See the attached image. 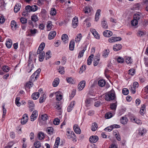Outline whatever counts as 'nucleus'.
Returning a JSON list of instances; mask_svg holds the SVG:
<instances>
[{
	"label": "nucleus",
	"instance_id": "1",
	"mask_svg": "<svg viewBox=\"0 0 148 148\" xmlns=\"http://www.w3.org/2000/svg\"><path fill=\"white\" fill-rule=\"evenodd\" d=\"M116 96L114 90L112 89L110 91L106 93L104 99L107 101H110L115 100Z\"/></svg>",
	"mask_w": 148,
	"mask_h": 148
},
{
	"label": "nucleus",
	"instance_id": "2",
	"mask_svg": "<svg viewBox=\"0 0 148 148\" xmlns=\"http://www.w3.org/2000/svg\"><path fill=\"white\" fill-rule=\"evenodd\" d=\"M140 18V16L139 14H135L134 17V19L132 21L131 23L134 25V22H135L134 25H137L138 21L139 20Z\"/></svg>",
	"mask_w": 148,
	"mask_h": 148
},
{
	"label": "nucleus",
	"instance_id": "3",
	"mask_svg": "<svg viewBox=\"0 0 148 148\" xmlns=\"http://www.w3.org/2000/svg\"><path fill=\"white\" fill-rule=\"evenodd\" d=\"M47 119L48 116L46 114H44L41 115L40 116H39L38 119L39 123L42 125V121H45Z\"/></svg>",
	"mask_w": 148,
	"mask_h": 148
},
{
	"label": "nucleus",
	"instance_id": "4",
	"mask_svg": "<svg viewBox=\"0 0 148 148\" xmlns=\"http://www.w3.org/2000/svg\"><path fill=\"white\" fill-rule=\"evenodd\" d=\"M28 117L27 114H24L21 119V123L23 125L25 124L27 121Z\"/></svg>",
	"mask_w": 148,
	"mask_h": 148
},
{
	"label": "nucleus",
	"instance_id": "5",
	"mask_svg": "<svg viewBox=\"0 0 148 148\" xmlns=\"http://www.w3.org/2000/svg\"><path fill=\"white\" fill-rule=\"evenodd\" d=\"M122 38L120 37H111L109 38L108 40V41L110 43H113L118 41L121 40Z\"/></svg>",
	"mask_w": 148,
	"mask_h": 148
},
{
	"label": "nucleus",
	"instance_id": "6",
	"mask_svg": "<svg viewBox=\"0 0 148 148\" xmlns=\"http://www.w3.org/2000/svg\"><path fill=\"white\" fill-rule=\"evenodd\" d=\"M98 139V137L97 136H90L89 138L90 142L92 143L96 142Z\"/></svg>",
	"mask_w": 148,
	"mask_h": 148
},
{
	"label": "nucleus",
	"instance_id": "7",
	"mask_svg": "<svg viewBox=\"0 0 148 148\" xmlns=\"http://www.w3.org/2000/svg\"><path fill=\"white\" fill-rule=\"evenodd\" d=\"M28 107L29 108V111L32 112L33 111L34 107V104L32 101L29 100L28 101Z\"/></svg>",
	"mask_w": 148,
	"mask_h": 148
},
{
	"label": "nucleus",
	"instance_id": "8",
	"mask_svg": "<svg viewBox=\"0 0 148 148\" xmlns=\"http://www.w3.org/2000/svg\"><path fill=\"white\" fill-rule=\"evenodd\" d=\"M67 138L69 139H72L73 141H76V136L73 132H71L69 135H67Z\"/></svg>",
	"mask_w": 148,
	"mask_h": 148
},
{
	"label": "nucleus",
	"instance_id": "9",
	"mask_svg": "<svg viewBox=\"0 0 148 148\" xmlns=\"http://www.w3.org/2000/svg\"><path fill=\"white\" fill-rule=\"evenodd\" d=\"M86 82L85 81L83 80L81 82L78 84V89L79 90H82L85 86Z\"/></svg>",
	"mask_w": 148,
	"mask_h": 148
},
{
	"label": "nucleus",
	"instance_id": "10",
	"mask_svg": "<svg viewBox=\"0 0 148 148\" xmlns=\"http://www.w3.org/2000/svg\"><path fill=\"white\" fill-rule=\"evenodd\" d=\"M78 18L75 16L73 19L72 20V25L74 28H76L78 25Z\"/></svg>",
	"mask_w": 148,
	"mask_h": 148
},
{
	"label": "nucleus",
	"instance_id": "11",
	"mask_svg": "<svg viewBox=\"0 0 148 148\" xmlns=\"http://www.w3.org/2000/svg\"><path fill=\"white\" fill-rule=\"evenodd\" d=\"M103 34L104 36L106 37H109L112 36V33L111 31L106 30L103 32Z\"/></svg>",
	"mask_w": 148,
	"mask_h": 148
},
{
	"label": "nucleus",
	"instance_id": "12",
	"mask_svg": "<svg viewBox=\"0 0 148 148\" xmlns=\"http://www.w3.org/2000/svg\"><path fill=\"white\" fill-rule=\"evenodd\" d=\"M128 121V119L125 116H122L120 119L121 123L123 125L126 124Z\"/></svg>",
	"mask_w": 148,
	"mask_h": 148
},
{
	"label": "nucleus",
	"instance_id": "13",
	"mask_svg": "<svg viewBox=\"0 0 148 148\" xmlns=\"http://www.w3.org/2000/svg\"><path fill=\"white\" fill-rule=\"evenodd\" d=\"M122 46L120 44H118L114 45L113 46V49L114 51H117L121 49Z\"/></svg>",
	"mask_w": 148,
	"mask_h": 148
},
{
	"label": "nucleus",
	"instance_id": "14",
	"mask_svg": "<svg viewBox=\"0 0 148 148\" xmlns=\"http://www.w3.org/2000/svg\"><path fill=\"white\" fill-rule=\"evenodd\" d=\"M56 35V32L54 31H51L48 35V39L51 40Z\"/></svg>",
	"mask_w": 148,
	"mask_h": 148
},
{
	"label": "nucleus",
	"instance_id": "15",
	"mask_svg": "<svg viewBox=\"0 0 148 148\" xmlns=\"http://www.w3.org/2000/svg\"><path fill=\"white\" fill-rule=\"evenodd\" d=\"M37 77V70L31 75L29 79L32 82H34Z\"/></svg>",
	"mask_w": 148,
	"mask_h": 148
},
{
	"label": "nucleus",
	"instance_id": "16",
	"mask_svg": "<svg viewBox=\"0 0 148 148\" xmlns=\"http://www.w3.org/2000/svg\"><path fill=\"white\" fill-rule=\"evenodd\" d=\"M73 129L75 132L77 134H79L81 133V131L80 128L78 127L77 125L75 124L73 126Z\"/></svg>",
	"mask_w": 148,
	"mask_h": 148
},
{
	"label": "nucleus",
	"instance_id": "17",
	"mask_svg": "<svg viewBox=\"0 0 148 148\" xmlns=\"http://www.w3.org/2000/svg\"><path fill=\"white\" fill-rule=\"evenodd\" d=\"M45 46V44L44 42H42L40 45L38 49V54L40 53L41 51H42Z\"/></svg>",
	"mask_w": 148,
	"mask_h": 148
},
{
	"label": "nucleus",
	"instance_id": "18",
	"mask_svg": "<svg viewBox=\"0 0 148 148\" xmlns=\"http://www.w3.org/2000/svg\"><path fill=\"white\" fill-rule=\"evenodd\" d=\"M12 40L10 39H8L6 41L5 45L8 48H10L12 45Z\"/></svg>",
	"mask_w": 148,
	"mask_h": 148
},
{
	"label": "nucleus",
	"instance_id": "19",
	"mask_svg": "<svg viewBox=\"0 0 148 148\" xmlns=\"http://www.w3.org/2000/svg\"><path fill=\"white\" fill-rule=\"evenodd\" d=\"M138 135L140 136H143L144 134L146 132V130L143 128H139L138 130Z\"/></svg>",
	"mask_w": 148,
	"mask_h": 148
},
{
	"label": "nucleus",
	"instance_id": "20",
	"mask_svg": "<svg viewBox=\"0 0 148 148\" xmlns=\"http://www.w3.org/2000/svg\"><path fill=\"white\" fill-rule=\"evenodd\" d=\"M39 54L40 55L39 56V60L40 62H42L44 59L45 53L44 51H42V52H41Z\"/></svg>",
	"mask_w": 148,
	"mask_h": 148
},
{
	"label": "nucleus",
	"instance_id": "21",
	"mask_svg": "<svg viewBox=\"0 0 148 148\" xmlns=\"http://www.w3.org/2000/svg\"><path fill=\"white\" fill-rule=\"evenodd\" d=\"M90 30L93 34V35H94V36L97 39H99L100 38V36L99 35V34H97L96 35H95V34H94L95 33L96 34V33H95L96 32V30L95 29H90Z\"/></svg>",
	"mask_w": 148,
	"mask_h": 148
},
{
	"label": "nucleus",
	"instance_id": "22",
	"mask_svg": "<svg viewBox=\"0 0 148 148\" xmlns=\"http://www.w3.org/2000/svg\"><path fill=\"white\" fill-rule=\"evenodd\" d=\"M11 27L12 29L13 30H15L16 28V23L14 21H12L11 23Z\"/></svg>",
	"mask_w": 148,
	"mask_h": 148
},
{
	"label": "nucleus",
	"instance_id": "23",
	"mask_svg": "<svg viewBox=\"0 0 148 148\" xmlns=\"http://www.w3.org/2000/svg\"><path fill=\"white\" fill-rule=\"evenodd\" d=\"M44 133L42 132H40L38 134V138L40 140H43L45 138Z\"/></svg>",
	"mask_w": 148,
	"mask_h": 148
},
{
	"label": "nucleus",
	"instance_id": "24",
	"mask_svg": "<svg viewBox=\"0 0 148 148\" xmlns=\"http://www.w3.org/2000/svg\"><path fill=\"white\" fill-rule=\"evenodd\" d=\"M36 113L37 111L36 110L34 111L33 112L30 116V119L32 121H34L35 119H36Z\"/></svg>",
	"mask_w": 148,
	"mask_h": 148
},
{
	"label": "nucleus",
	"instance_id": "25",
	"mask_svg": "<svg viewBox=\"0 0 148 148\" xmlns=\"http://www.w3.org/2000/svg\"><path fill=\"white\" fill-rule=\"evenodd\" d=\"M75 46V42L74 40H71L70 43L69 45V49L71 51L74 50Z\"/></svg>",
	"mask_w": 148,
	"mask_h": 148
},
{
	"label": "nucleus",
	"instance_id": "26",
	"mask_svg": "<svg viewBox=\"0 0 148 148\" xmlns=\"http://www.w3.org/2000/svg\"><path fill=\"white\" fill-rule=\"evenodd\" d=\"M145 104L142 105L141 108L140 110V113L142 115H143L144 114L145 111Z\"/></svg>",
	"mask_w": 148,
	"mask_h": 148
},
{
	"label": "nucleus",
	"instance_id": "27",
	"mask_svg": "<svg viewBox=\"0 0 148 148\" xmlns=\"http://www.w3.org/2000/svg\"><path fill=\"white\" fill-rule=\"evenodd\" d=\"M56 99L58 101H60L62 99V95L60 92H56Z\"/></svg>",
	"mask_w": 148,
	"mask_h": 148
},
{
	"label": "nucleus",
	"instance_id": "28",
	"mask_svg": "<svg viewBox=\"0 0 148 148\" xmlns=\"http://www.w3.org/2000/svg\"><path fill=\"white\" fill-rule=\"evenodd\" d=\"M47 31H50L52 28V25L51 22L50 21H48L47 22Z\"/></svg>",
	"mask_w": 148,
	"mask_h": 148
},
{
	"label": "nucleus",
	"instance_id": "29",
	"mask_svg": "<svg viewBox=\"0 0 148 148\" xmlns=\"http://www.w3.org/2000/svg\"><path fill=\"white\" fill-rule=\"evenodd\" d=\"M98 84L99 86L102 87L104 86L106 84V82L103 79H100L99 81Z\"/></svg>",
	"mask_w": 148,
	"mask_h": 148
},
{
	"label": "nucleus",
	"instance_id": "30",
	"mask_svg": "<svg viewBox=\"0 0 148 148\" xmlns=\"http://www.w3.org/2000/svg\"><path fill=\"white\" fill-rule=\"evenodd\" d=\"M61 38L63 41L66 43V41L68 40V36L66 34H63L62 35Z\"/></svg>",
	"mask_w": 148,
	"mask_h": 148
},
{
	"label": "nucleus",
	"instance_id": "31",
	"mask_svg": "<svg viewBox=\"0 0 148 148\" xmlns=\"http://www.w3.org/2000/svg\"><path fill=\"white\" fill-rule=\"evenodd\" d=\"M60 138L59 137H57L56 138L53 148H58V146L60 143Z\"/></svg>",
	"mask_w": 148,
	"mask_h": 148
},
{
	"label": "nucleus",
	"instance_id": "32",
	"mask_svg": "<svg viewBox=\"0 0 148 148\" xmlns=\"http://www.w3.org/2000/svg\"><path fill=\"white\" fill-rule=\"evenodd\" d=\"M59 79L58 78H56L53 82V87H56L58 84Z\"/></svg>",
	"mask_w": 148,
	"mask_h": 148
},
{
	"label": "nucleus",
	"instance_id": "33",
	"mask_svg": "<svg viewBox=\"0 0 148 148\" xmlns=\"http://www.w3.org/2000/svg\"><path fill=\"white\" fill-rule=\"evenodd\" d=\"M98 127L97 124L95 122L92 123L91 126V130L93 131H95Z\"/></svg>",
	"mask_w": 148,
	"mask_h": 148
},
{
	"label": "nucleus",
	"instance_id": "34",
	"mask_svg": "<svg viewBox=\"0 0 148 148\" xmlns=\"http://www.w3.org/2000/svg\"><path fill=\"white\" fill-rule=\"evenodd\" d=\"M2 69L3 71L7 72L10 70L9 67L8 66L4 65L2 67Z\"/></svg>",
	"mask_w": 148,
	"mask_h": 148
},
{
	"label": "nucleus",
	"instance_id": "35",
	"mask_svg": "<svg viewBox=\"0 0 148 148\" xmlns=\"http://www.w3.org/2000/svg\"><path fill=\"white\" fill-rule=\"evenodd\" d=\"M21 6L19 4H16L15 5L14 8V11L15 13L17 12L20 10Z\"/></svg>",
	"mask_w": 148,
	"mask_h": 148
},
{
	"label": "nucleus",
	"instance_id": "36",
	"mask_svg": "<svg viewBox=\"0 0 148 148\" xmlns=\"http://www.w3.org/2000/svg\"><path fill=\"white\" fill-rule=\"evenodd\" d=\"M109 52L110 51L106 49L103 52V56L104 58H106L108 56Z\"/></svg>",
	"mask_w": 148,
	"mask_h": 148
},
{
	"label": "nucleus",
	"instance_id": "37",
	"mask_svg": "<svg viewBox=\"0 0 148 148\" xmlns=\"http://www.w3.org/2000/svg\"><path fill=\"white\" fill-rule=\"evenodd\" d=\"M46 98L45 95V94H43V95H42L39 99V102L41 103H42L45 100Z\"/></svg>",
	"mask_w": 148,
	"mask_h": 148
},
{
	"label": "nucleus",
	"instance_id": "38",
	"mask_svg": "<svg viewBox=\"0 0 148 148\" xmlns=\"http://www.w3.org/2000/svg\"><path fill=\"white\" fill-rule=\"evenodd\" d=\"M56 14V10L55 8H52L50 11V14L51 15L54 16Z\"/></svg>",
	"mask_w": 148,
	"mask_h": 148
},
{
	"label": "nucleus",
	"instance_id": "39",
	"mask_svg": "<svg viewBox=\"0 0 148 148\" xmlns=\"http://www.w3.org/2000/svg\"><path fill=\"white\" fill-rule=\"evenodd\" d=\"M33 82L29 80V81L26 83V87L28 88H30L33 85Z\"/></svg>",
	"mask_w": 148,
	"mask_h": 148
},
{
	"label": "nucleus",
	"instance_id": "40",
	"mask_svg": "<svg viewBox=\"0 0 148 148\" xmlns=\"http://www.w3.org/2000/svg\"><path fill=\"white\" fill-rule=\"evenodd\" d=\"M82 38V35L81 34H78L76 36L75 39V41L76 42H79L81 40Z\"/></svg>",
	"mask_w": 148,
	"mask_h": 148
},
{
	"label": "nucleus",
	"instance_id": "41",
	"mask_svg": "<svg viewBox=\"0 0 148 148\" xmlns=\"http://www.w3.org/2000/svg\"><path fill=\"white\" fill-rule=\"evenodd\" d=\"M83 10L85 13H88L91 12L90 8L87 6L84 7Z\"/></svg>",
	"mask_w": 148,
	"mask_h": 148
},
{
	"label": "nucleus",
	"instance_id": "42",
	"mask_svg": "<svg viewBox=\"0 0 148 148\" xmlns=\"http://www.w3.org/2000/svg\"><path fill=\"white\" fill-rule=\"evenodd\" d=\"M47 132L48 134L50 135L53 134V128L52 127H49L47 128Z\"/></svg>",
	"mask_w": 148,
	"mask_h": 148
},
{
	"label": "nucleus",
	"instance_id": "43",
	"mask_svg": "<svg viewBox=\"0 0 148 148\" xmlns=\"http://www.w3.org/2000/svg\"><path fill=\"white\" fill-rule=\"evenodd\" d=\"M101 25L102 27L104 29H106L108 28V25L107 22L105 21H101Z\"/></svg>",
	"mask_w": 148,
	"mask_h": 148
},
{
	"label": "nucleus",
	"instance_id": "44",
	"mask_svg": "<svg viewBox=\"0 0 148 148\" xmlns=\"http://www.w3.org/2000/svg\"><path fill=\"white\" fill-rule=\"evenodd\" d=\"M99 60L100 58L99 56H98V57L95 58V59L93 62L94 65L95 66H97L99 62Z\"/></svg>",
	"mask_w": 148,
	"mask_h": 148
},
{
	"label": "nucleus",
	"instance_id": "45",
	"mask_svg": "<svg viewBox=\"0 0 148 148\" xmlns=\"http://www.w3.org/2000/svg\"><path fill=\"white\" fill-rule=\"evenodd\" d=\"M32 21L34 23L36 22L37 21V16L36 15L34 14L31 17Z\"/></svg>",
	"mask_w": 148,
	"mask_h": 148
},
{
	"label": "nucleus",
	"instance_id": "46",
	"mask_svg": "<svg viewBox=\"0 0 148 148\" xmlns=\"http://www.w3.org/2000/svg\"><path fill=\"white\" fill-rule=\"evenodd\" d=\"M3 108V117H4V116H5L6 112V110L5 108V104H3L2 106Z\"/></svg>",
	"mask_w": 148,
	"mask_h": 148
},
{
	"label": "nucleus",
	"instance_id": "47",
	"mask_svg": "<svg viewBox=\"0 0 148 148\" xmlns=\"http://www.w3.org/2000/svg\"><path fill=\"white\" fill-rule=\"evenodd\" d=\"M129 90L126 88H124L122 90V93L125 95H127L129 93Z\"/></svg>",
	"mask_w": 148,
	"mask_h": 148
},
{
	"label": "nucleus",
	"instance_id": "48",
	"mask_svg": "<svg viewBox=\"0 0 148 148\" xmlns=\"http://www.w3.org/2000/svg\"><path fill=\"white\" fill-rule=\"evenodd\" d=\"M30 32L31 34H29L28 36V35L34 36L36 33V29H34L33 30L31 29L30 30Z\"/></svg>",
	"mask_w": 148,
	"mask_h": 148
},
{
	"label": "nucleus",
	"instance_id": "49",
	"mask_svg": "<svg viewBox=\"0 0 148 148\" xmlns=\"http://www.w3.org/2000/svg\"><path fill=\"white\" fill-rule=\"evenodd\" d=\"M25 9L28 12H30L32 11V7L29 5H27L25 7Z\"/></svg>",
	"mask_w": 148,
	"mask_h": 148
},
{
	"label": "nucleus",
	"instance_id": "50",
	"mask_svg": "<svg viewBox=\"0 0 148 148\" xmlns=\"http://www.w3.org/2000/svg\"><path fill=\"white\" fill-rule=\"evenodd\" d=\"M66 80L68 83L73 84L74 82V80L71 77L66 78Z\"/></svg>",
	"mask_w": 148,
	"mask_h": 148
},
{
	"label": "nucleus",
	"instance_id": "51",
	"mask_svg": "<svg viewBox=\"0 0 148 148\" xmlns=\"http://www.w3.org/2000/svg\"><path fill=\"white\" fill-rule=\"evenodd\" d=\"M135 73V70L133 69H131L129 70V74L133 76Z\"/></svg>",
	"mask_w": 148,
	"mask_h": 148
},
{
	"label": "nucleus",
	"instance_id": "52",
	"mask_svg": "<svg viewBox=\"0 0 148 148\" xmlns=\"http://www.w3.org/2000/svg\"><path fill=\"white\" fill-rule=\"evenodd\" d=\"M132 59L130 57H128L125 59V62L127 64L131 63L132 62Z\"/></svg>",
	"mask_w": 148,
	"mask_h": 148
},
{
	"label": "nucleus",
	"instance_id": "53",
	"mask_svg": "<svg viewBox=\"0 0 148 148\" xmlns=\"http://www.w3.org/2000/svg\"><path fill=\"white\" fill-rule=\"evenodd\" d=\"M20 99L19 97H17L16 99V104L18 106H20L21 105V103L19 102Z\"/></svg>",
	"mask_w": 148,
	"mask_h": 148
},
{
	"label": "nucleus",
	"instance_id": "54",
	"mask_svg": "<svg viewBox=\"0 0 148 148\" xmlns=\"http://www.w3.org/2000/svg\"><path fill=\"white\" fill-rule=\"evenodd\" d=\"M20 21L23 24L27 22V19L24 17H21L20 19Z\"/></svg>",
	"mask_w": 148,
	"mask_h": 148
},
{
	"label": "nucleus",
	"instance_id": "55",
	"mask_svg": "<svg viewBox=\"0 0 148 148\" xmlns=\"http://www.w3.org/2000/svg\"><path fill=\"white\" fill-rule=\"evenodd\" d=\"M106 118L108 119L111 118L112 116V114L110 112H108L105 115Z\"/></svg>",
	"mask_w": 148,
	"mask_h": 148
},
{
	"label": "nucleus",
	"instance_id": "56",
	"mask_svg": "<svg viewBox=\"0 0 148 148\" xmlns=\"http://www.w3.org/2000/svg\"><path fill=\"white\" fill-rule=\"evenodd\" d=\"M43 94H43V90L41 88H40L38 90V98L39 97L40 95H43Z\"/></svg>",
	"mask_w": 148,
	"mask_h": 148
},
{
	"label": "nucleus",
	"instance_id": "57",
	"mask_svg": "<svg viewBox=\"0 0 148 148\" xmlns=\"http://www.w3.org/2000/svg\"><path fill=\"white\" fill-rule=\"evenodd\" d=\"M60 122V120L58 119H56L53 120V124L56 125H58Z\"/></svg>",
	"mask_w": 148,
	"mask_h": 148
},
{
	"label": "nucleus",
	"instance_id": "58",
	"mask_svg": "<svg viewBox=\"0 0 148 148\" xmlns=\"http://www.w3.org/2000/svg\"><path fill=\"white\" fill-rule=\"evenodd\" d=\"M58 70L59 72L61 74H63L64 72V68L63 67H60Z\"/></svg>",
	"mask_w": 148,
	"mask_h": 148
},
{
	"label": "nucleus",
	"instance_id": "59",
	"mask_svg": "<svg viewBox=\"0 0 148 148\" xmlns=\"http://www.w3.org/2000/svg\"><path fill=\"white\" fill-rule=\"evenodd\" d=\"M50 53L51 51H49L48 52H46V55L45 56L46 57V60H47L48 59H49L51 57L50 55Z\"/></svg>",
	"mask_w": 148,
	"mask_h": 148
},
{
	"label": "nucleus",
	"instance_id": "60",
	"mask_svg": "<svg viewBox=\"0 0 148 148\" xmlns=\"http://www.w3.org/2000/svg\"><path fill=\"white\" fill-rule=\"evenodd\" d=\"M113 129L112 127V125L111 126L108 127H107L104 130L105 131H108V132H110L111 131L112 129Z\"/></svg>",
	"mask_w": 148,
	"mask_h": 148
},
{
	"label": "nucleus",
	"instance_id": "61",
	"mask_svg": "<svg viewBox=\"0 0 148 148\" xmlns=\"http://www.w3.org/2000/svg\"><path fill=\"white\" fill-rule=\"evenodd\" d=\"M145 34V32L141 31H138L137 34L138 36L140 37H141V36H142L143 35H144Z\"/></svg>",
	"mask_w": 148,
	"mask_h": 148
},
{
	"label": "nucleus",
	"instance_id": "62",
	"mask_svg": "<svg viewBox=\"0 0 148 148\" xmlns=\"http://www.w3.org/2000/svg\"><path fill=\"white\" fill-rule=\"evenodd\" d=\"M117 61L118 62L121 63H123L124 61V59L123 58L121 57H119L117 59Z\"/></svg>",
	"mask_w": 148,
	"mask_h": 148
},
{
	"label": "nucleus",
	"instance_id": "63",
	"mask_svg": "<svg viewBox=\"0 0 148 148\" xmlns=\"http://www.w3.org/2000/svg\"><path fill=\"white\" fill-rule=\"evenodd\" d=\"M32 11L35 12L37 10V7L36 5H34L32 6Z\"/></svg>",
	"mask_w": 148,
	"mask_h": 148
},
{
	"label": "nucleus",
	"instance_id": "64",
	"mask_svg": "<svg viewBox=\"0 0 148 148\" xmlns=\"http://www.w3.org/2000/svg\"><path fill=\"white\" fill-rule=\"evenodd\" d=\"M143 90L144 91L146 94H148V85L143 89Z\"/></svg>",
	"mask_w": 148,
	"mask_h": 148
}]
</instances>
